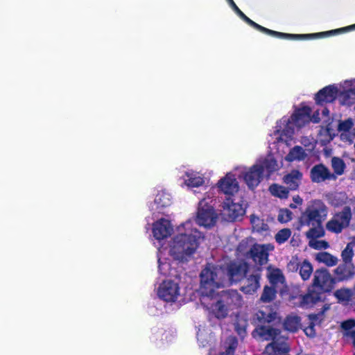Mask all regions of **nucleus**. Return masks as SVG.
<instances>
[{"instance_id":"1","label":"nucleus","mask_w":355,"mask_h":355,"mask_svg":"<svg viewBox=\"0 0 355 355\" xmlns=\"http://www.w3.org/2000/svg\"><path fill=\"white\" fill-rule=\"evenodd\" d=\"M151 232L157 248L158 269L163 275L169 273L171 268L166 255L178 262L187 263L193 258L203 238L191 220L177 226L174 231L171 221L161 218L153 223Z\"/></svg>"},{"instance_id":"2","label":"nucleus","mask_w":355,"mask_h":355,"mask_svg":"<svg viewBox=\"0 0 355 355\" xmlns=\"http://www.w3.org/2000/svg\"><path fill=\"white\" fill-rule=\"evenodd\" d=\"M245 266L236 263L227 265L225 268L207 264L200 274V302L208 304L211 302V296L220 287L230 284L232 282H238L245 272Z\"/></svg>"},{"instance_id":"3","label":"nucleus","mask_w":355,"mask_h":355,"mask_svg":"<svg viewBox=\"0 0 355 355\" xmlns=\"http://www.w3.org/2000/svg\"><path fill=\"white\" fill-rule=\"evenodd\" d=\"M311 113L309 106L302 105L291 117L284 116L277 122L270 138L277 144V152L281 156L286 153L285 148L291 145L295 131L311 121Z\"/></svg>"},{"instance_id":"4","label":"nucleus","mask_w":355,"mask_h":355,"mask_svg":"<svg viewBox=\"0 0 355 355\" xmlns=\"http://www.w3.org/2000/svg\"><path fill=\"white\" fill-rule=\"evenodd\" d=\"M338 98L341 105L355 104V78L345 80L338 85H330L320 89L315 96L317 104L331 103Z\"/></svg>"},{"instance_id":"5","label":"nucleus","mask_w":355,"mask_h":355,"mask_svg":"<svg viewBox=\"0 0 355 355\" xmlns=\"http://www.w3.org/2000/svg\"><path fill=\"white\" fill-rule=\"evenodd\" d=\"M241 304V295L236 291H229L220 295L216 292L211 296V302L202 305L217 318H224L231 311L237 309Z\"/></svg>"},{"instance_id":"6","label":"nucleus","mask_w":355,"mask_h":355,"mask_svg":"<svg viewBox=\"0 0 355 355\" xmlns=\"http://www.w3.org/2000/svg\"><path fill=\"white\" fill-rule=\"evenodd\" d=\"M230 6L232 7V8L236 12V13L241 18L243 19L246 23H248L249 25L253 26L254 28L258 29L259 31H261L265 33H267L268 35H270L272 36L282 37V38H286V39H297V38H302V37H315L318 35H322V36H330L335 33H343L347 31H352L355 29V24L347 26L345 28H338L333 31H326V32H322L319 33L312 34V35H291V34H286V33H282L277 31H274L270 29H268L266 28H264L258 24L255 23L252 20H251L250 18H248L235 4L233 0H230L228 1Z\"/></svg>"},{"instance_id":"7","label":"nucleus","mask_w":355,"mask_h":355,"mask_svg":"<svg viewBox=\"0 0 355 355\" xmlns=\"http://www.w3.org/2000/svg\"><path fill=\"white\" fill-rule=\"evenodd\" d=\"M213 193L207 192L200 200L196 216V223L205 227L214 226L218 219V214L214 209L212 203Z\"/></svg>"},{"instance_id":"8","label":"nucleus","mask_w":355,"mask_h":355,"mask_svg":"<svg viewBox=\"0 0 355 355\" xmlns=\"http://www.w3.org/2000/svg\"><path fill=\"white\" fill-rule=\"evenodd\" d=\"M328 214L327 207L320 200L311 202L302 214L300 218V226L322 225Z\"/></svg>"},{"instance_id":"9","label":"nucleus","mask_w":355,"mask_h":355,"mask_svg":"<svg viewBox=\"0 0 355 355\" xmlns=\"http://www.w3.org/2000/svg\"><path fill=\"white\" fill-rule=\"evenodd\" d=\"M239 178L242 180L250 189H254L263 180V173L259 164L256 163L250 167L239 166L234 168Z\"/></svg>"},{"instance_id":"10","label":"nucleus","mask_w":355,"mask_h":355,"mask_svg":"<svg viewBox=\"0 0 355 355\" xmlns=\"http://www.w3.org/2000/svg\"><path fill=\"white\" fill-rule=\"evenodd\" d=\"M252 336L259 340H270V344L275 345V349H277L282 341L286 342L284 336H280V331L269 325H258L252 332Z\"/></svg>"},{"instance_id":"11","label":"nucleus","mask_w":355,"mask_h":355,"mask_svg":"<svg viewBox=\"0 0 355 355\" xmlns=\"http://www.w3.org/2000/svg\"><path fill=\"white\" fill-rule=\"evenodd\" d=\"M178 182L182 189H192L203 187L206 183V178L199 171L187 169L180 175Z\"/></svg>"},{"instance_id":"12","label":"nucleus","mask_w":355,"mask_h":355,"mask_svg":"<svg viewBox=\"0 0 355 355\" xmlns=\"http://www.w3.org/2000/svg\"><path fill=\"white\" fill-rule=\"evenodd\" d=\"M235 263L237 266L245 265L246 267L245 273L239 279L241 280L245 275L246 276V279L243 281V285L241 286V291L246 294H253L260 286L259 279L261 274L259 268H257L251 272L250 269L248 267L245 262Z\"/></svg>"},{"instance_id":"13","label":"nucleus","mask_w":355,"mask_h":355,"mask_svg":"<svg viewBox=\"0 0 355 355\" xmlns=\"http://www.w3.org/2000/svg\"><path fill=\"white\" fill-rule=\"evenodd\" d=\"M157 293L164 301L174 302L180 295L178 283L171 279L164 280L158 286Z\"/></svg>"},{"instance_id":"14","label":"nucleus","mask_w":355,"mask_h":355,"mask_svg":"<svg viewBox=\"0 0 355 355\" xmlns=\"http://www.w3.org/2000/svg\"><path fill=\"white\" fill-rule=\"evenodd\" d=\"M351 218V209L349 207H345L327 223L326 227L331 232L340 233L349 225Z\"/></svg>"},{"instance_id":"15","label":"nucleus","mask_w":355,"mask_h":355,"mask_svg":"<svg viewBox=\"0 0 355 355\" xmlns=\"http://www.w3.org/2000/svg\"><path fill=\"white\" fill-rule=\"evenodd\" d=\"M236 173L233 171L227 173L223 178H220L216 184L220 191L226 195H234L239 190V182L236 178Z\"/></svg>"},{"instance_id":"16","label":"nucleus","mask_w":355,"mask_h":355,"mask_svg":"<svg viewBox=\"0 0 355 355\" xmlns=\"http://www.w3.org/2000/svg\"><path fill=\"white\" fill-rule=\"evenodd\" d=\"M352 119L340 120L338 123V132L342 141L351 144L355 140V129Z\"/></svg>"},{"instance_id":"17","label":"nucleus","mask_w":355,"mask_h":355,"mask_svg":"<svg viewBox=\"0 0 355 355\" xmlns=\"http://www.w3.org/2000/svg\"><path fill=\"white\" fill-rule=\"evenodd\" d=\"M274 250V245L268 243L264 245L254 244L250 248V258L257 263L261 266L268 260V252Z\"/></svg>"},{"instance_id":"18","label":"nucleus","mask_w":355,"mask_h":355,"mask_svg":"<svg viewBox=\"0 0 355 355\" xmlns=\"http://www.w3.org/2000/svg\"><path fill=\"white\" fill-rule=\"evenodd\" d=\"M245 209L239 202H234L230 199L224 202L222 214L226 220H234L244 215Z\"/></svg>"},{"instance_id":"19","label":"nucleus","mask_w":355,"mask_h":355,"mask_svg":"<svg viewBox=\"0 0 355 355\" xmlns=\"http://www.w3.org/2000/svg\"><path fill=\"white\" fill-rule=\"evenodd\" d=\"M255 163L259 164L263 172L266 171L268 175L279 170L282 167V164H279L274 156L270 153L265 157H260Z\"/></svg>"},{"instance_id":"20","label":"nucleus","mask_w":355,"mask_h":355,"mask_svg":"<svg viewBox=\"0 0 355 355\" xmlns=\"http://www.w3.org/2000/svg\"><path fill=\"white\" fill-rule=\"evenodd\" d=\"M288 266L290 270H295L299 268L300 275L303 280L308 279L313 272V267L311 263L306 260L299 263L297 258H293Z\"/></svg>"},{"instance_id":"21","label":"nucleus","mask_w":355,"mask_h":355,"mask_svg":"<svg viewBox=\"0 0 355 355\" xmlns=\"http://www.w3.org/2000/svg\"><path fill=\"white\" fill-rule=\"evenodd\" d=\"M331 279L325 269L317 270L314 273L313 285L322 290L327 291L331 286Z\"/></svg>"},{"instance_id":"22","label":"nucleus","mask_w":355,"mask_h":355,"mask_svg":"<svg viewBox=\"0 0 355 355\" xmlns=\"http://www.w3.org/2000/svg\"><path fill=\"white\" fill-rule=\"evenodd\" d=\"M171 203L172 198L171 194L164 190H162L156 194L154 202L150 205V209L153 211L160 210L162 208L170 206Z\"/></svg>"},{"instance_id":"23","label":"nucleus","mask_w":355,"mask_h":355,"mask_svg":"<svg viewBox=\"0 0 355 355\" xmlns=\"http://www.w3.org/2000/svg\"><path fill=\"white\" fill-rule=\"evenodd\" d=\"M311 180L315 182H321L329 179H335L334 174L323 165L315 166L311 171Z\"/></svg>"},{"instance_id":"24","label":"nucleus","mask_w":355,"mask_h":355,"mask_svg":"<svg viewBox=\"0 0 355 355\" xmlns=\"http://www.w3.org/2000/svg\"><path fill=\"white\" fill-rule=\"evenodd\" d=\"M309 154L301 146H295L290 149L288 154L284 157V160L288 162L304 161Z\"/></svg>"},{"instance_id":"25","label":"nucleus","mask_w":355,"mask_h":355,"mask_svg":"<svg viewBox=\"0 0 355 355\" xmlns=\"http://www.w3.org/2000/svg\"><path fill=\"white\" fill-rule=\"evenodd\" d=\"M267 276L271 284L277 288L280 287V290H282V287L284 284V277L279 269L269 267Z\"/></svg>"},{"instance_id":"26","label":"nucleus","mask_w":355,"mask_h":355,"mask_svg":"<svg viewBox=\"0 0 355 355\" xmlns=\"http://www.w3.org/2000/svg\"><path fill=\"white\" fill-rule=\"evenodd\" d=\"M302 177V174L299 171L294 170L284 176V182L290 189L295 190L299 187Z\"/></svg>"},{"instance_id":"27","label":"nucleus","mask_w":355,"mask_h":355,"mask_svg":"<svg viewBox=\"0 0 355 355\" xmlns=\"http://www.w3.org/2000/svg\"><path fill=\"white\" fill-rule=\"evenodd\" d=\"M284 327L288 331L295 332L301 328V320L295 315H290L285 319Z\"/></svg>"},{"instance_id":"28","label":"nucleus","mask_w":355,"mask_h":355,"mask_svg":"<svg viewBox=\"0 0 355 355\" xmlns=\"http://www.w3.org/2000/svg\"><path fill=\"white\" fill-rule=\"evenodd\" d=\"M342 327L345 331V335L352 341L354 349L355 355V320H348L342 323Z\"/></svg>"},{"instance_id":"29","label":"nucleus","mask_w":355,"mask_h":355,"mask_svg":"<svg viewBox=\"0 0 355 355\" xmlns=\"http://www.w3.org/2000/svg\"><path fill=\"white\" fill-rule=\"evenodd\" d=\"M335 135V131L329 124L326 128H321L318 133V141L322 145H325L334 139Z\"/></svg>"},{"instance_id":"30","label":"nucleus","mask_w":355,"mask_h":355,"mask_svg":"<svg viewBox=\"0 0 355 355\" xmlns=\"http://www.w3.org/2000/svg\"><path fill=\"white\" fill-rule=\"evenodd\" d=\"M250 223L254 231L264 233L268 230V225L259 217L254 214L250 216Z\"/></svg>"},{"instance_id":"31","label":"nucleus","mask_w":355,"mask_h":355,"mask_svg":"<svg viewBox=\"0 0 355 355\" xmlns=\"http://www.w3.org/2000/svg\"><path fill=\"white\" fill-rule=\"evenodd\" d=\"M315 259L318 262L322 263L329 267L336 266L338 263V259L336 257L326 252L318 253Z\"/></svg>"},{"instance_id":"32","label":"nucleus","mask_w":355,"mask_h":355,"mask_svg":"<svg viewBox=\"0 0 355 355\" xmlns=\"http://www.w3.org/2000/svg\"><path fill=\"white\" fill-rule=\"evenodd\" d=\"M277 314L275 312L270 311L268 309L266 311L260 310L255 314V318L260 323H269L272 322L276 318Z\"/></svg>"},{"instance_id":"33","label":"nucleus","mask_w":355,"mask_h":355,"mask_svg":"<svg viewBox=\"0 0 355 355\" xmlns=\"http://www.w3.org/2000/svg\"><path fill=\"white\" fill-rule=\"evenodd\" d=\"M235 330L239 336L241 337L245 334V329L248 325V320L245 315H236V320L234 323Z\"/></svg>"},{"instance_id":"34","label":"nucleus","mask_w":355,"mask_h":355,"mask_svg":"<svg viewBox=\"0 0 355 355\" xmlns=\"http://www.w3.org/2000/svg\"><path fill=\"white\" fill-rule=\"evenodd\" d=\"M253 241L250 239L243 240L237 248L239 255H244L248 258H250V248H252Z\"/></svg>"},{"instance_id":"35","label":"nucleus","mask_w":355,"mask_h":355,"mask_svg":"<svg viewBox=\"0 0 355 355\" xmlns=\"http://www.w3.org/2000/svg\"><path fill=\"white\" fill-rule=\"evenodd\" d=\"M311 229L306 233L309 240L322 237L324 235V230L322 225H311Z\"/></svg>"},{"instance_id":"36","label":"nucleus","mask_w":355,"mask_h":355,"mask_svg":"<svg viewBox=\"0 0 355 355\" xmlns=\"http://www.w3.org/2000/svg\"><path fill=\"white\" fill-rule=\"evenodd\" d=\"M269 191L274 196L280 198H286L288 197V191L283 186L274 184L270 187Z\"/></svg>"},{"instance_id":"37","label":"nucleus","mask_w":355,"mask_h":355,"mask_svg":"<svg viewBox=\"0 0 355 355\" xmlns=\"http://www.w3.org/2000/svg\"><path fill=\"white\" fill-rule=\"evenodd\" d=\"M355 246V238L352 242L348 243L344 250L342 252V258L346 263H349L354 256L353 248Z\"/></svg>"},{"instance_id":"38","label":"nucleus","mask_w":355,"mask_h":355,"mask_svg":"<svg viewBox=\"0 0 355 355\" xmlns=\"http://www.w3.org/2000/svg\"><path fill=\"white\" fill-rule=\"evenodd\" d=\"M334 295L339 302L346 303L350 300L352 292L349 289L341 288L336 291Z\"/></svg>"},{"instance_id":"39","label":"nucleus","mask_w":355,"mask_h":355,"mask_svg":"<svg viewBox=\"0 0 355 355\" xmlns=\"http://www.w3.org/2000/svg\"><path fill=\"white\" fill-rule=\"evenodd\" d=\"M320 297L317 293L309 292L303 297L302 303L303 306H309L315 304L320 300Z\"/></svg>"},{"instance_id":"40","label":"nucleus","mask_w":355,"mask_h":355,"mask_svg":"<svg viewBox=\"0 0 355 355\" xmlns=\"http://www.w3.org/2000/svg\"><path fill=\"white\" fill-rule=\"evenodd\" d=\"M291 235L290 229L284 228L279 230L275 235V241L279 244L286 242Z\"/></svg>"},{"instance_id":"41","label":"nucleus","mask_w":355,"mask_h":355,"mask_svg":"<svg viewBox=\"0 0 355 355\" xmlns=\"http://www.w3.org/2000/svg\"><path fill=\"white\" fill-rule=\"evenodd\" d=\"M331 165L334 170V172L337 175H342L344 172V169L345 167V163L343 161L338 157H334L331 159Z\"/></svg>"},{"instance_id":"42","label":"nucleus","mask_w":355,"mask_h":355,"mask_svg":"<svg viewBox=\"0 0 355 355\" xmlns=\"http://www.w3.org/2000/svg\"><path fill=\"white\" fill-rule=\"evenodd\" d=\"M276 291L269 286H265L261 297V300L263 302H269L275 297Z\"/></svg>"},{"instance_id":"43","label":"nucleus","mask_w":355,"mask_h":355,"mask_svg":"<svg viewBox=\"0 0 355 355\" xmlns=\"http://www.w3.org/2000/svg\"><path fill=\"white\" fill-rule=\"evenodd\" d=\"M300 143L306 148L305 150L309 154L314 149L316 141L313 138L303 137L300 139Z\"/></svg>"},{"instance_id":"44","label":"nucleus","mask_w":355,"mask_h":355,"mask_svg":"<svg viewBox=\"0 0 355 355\" xmlns=\"http://www.w3.org/2000/svg\"><path fill=\"white\" fill-rule=\"evenodd\" d=\"M292 212L287 209H280L278 214V220L282 223H285L290 221L292 219Z\"/></svg>"},{"instance_id":"45","label":"nucleus","mask_w":355,"mask_h":355,"mask_svg":"<svg viewBox=\"0 0 355 355\" xmlns=\"http://www.w3.org/2000/svg\"><path fill=\"white\" fill-rule=\"evenodd\" d=\"M347 196L344 193H336L332 196L331 202L334 206H339L346 202Z\"/></svg>"},{"instance_id":"46","label":"nucleus","mask_w":355,"mask_h":355,"mask_svg":"<svg viewBox=\"0 0 355 355\" xmlns=\"http://www.w3.org/2000/svg\"><path fill=\"white\" fill-rule=\"evenodd\" d=\"M309 245L311 248L316 250L327 249L329 244L325 241H318L315 239L309 240Z\"/></svg>"},{"instance_id":"47","label":"nucleus","mask_w":355,"mask_h":355,"mask_svg":"<svg viewBox=\"0 0 355 355\" xmlns=\"http://www.w3.org/2000/svg\"><path fill=\"white\" fill-rule=\"evenodd\" d=\"M227 352L225 354L231 355L237 346V340L235 337H230L227 339Z\"/></svg>"},{"instance_id":"48","label":"nucleus","mask_w":355,"mask_h":355,"mask_svg":"<svg viewBox=\"0 0 355 355\" xmlns=\"http://www.w3.org/2000/svg\"><path fill=\"white\" fill-rule=\"evenodd\" d=\"M304 331L306 334V335H307L309 337H313L315 336V330L313 326H309L305 328Z\"/></svg>"},{"instance_id":"49","label":"nucleus","mask_w":355,"mask_h":355,"mask_svg":"<svg viewBox=\"0 0 355 355\" xmlns=\"http://www.w3.org/2000/svg\"><path fill=\"white\" fill-rule=\"evenodd\" d=\"M320 121V112L315 111L312 116H311V121L313 123H318Z\"/></svg>"},{"instance_id":"50","label":"nucleus","mask_w":355,"mask_h":355,"mask_svg":"<svg viewBox=\"0 0 355 355\" xmlns=\"http://www.w3.org/2000/svg\"><path fill=\"white\" fill-rule=\"evenodd\" d=\"M197 338H198V340L202 344V346H205V344H204V334L202 332H198L197 334Z\"/></svg>"},{"instance_id":"51","label":"nucleus","mask_w":355,"mask_h":355,"mask_svg":"<svg viewBox=\"0 0 355 355\" xmlns=\"http://www.w3.org/2000/svg\"><path fill=\"white\" fill-rule=\"evenodd\" d=\"M293 201L298 205L302 204V199L299 196H295L293 197Z\"/></svg>"},{"instance_id":"52","label":"nucleus","mask_w":355,"mask_h":355,"mask_svg":"<svg viewBox=\"0 0 355 355\" xmlns=\"http://www.w3.org/2000/svg\"><path fill=\"white\" fill-rule=\"evenodd\" d=\"M329 111L328 109L324 107L322 110V114L324 116H327L329 115Z\"/></svg>"},{"instance_id":"53","label":"nucleus","mask_w":355,"mask_h":355,"mask_svg":"<svg viewBox=\"0 0 355 355\" xmlns=\"http://www.w3.org/2000/svg\"><path fill=\"white\" fill-rule=\"evenodd\" d=\"M342 270H343V268L342 267H338V268H336V272L337 274H340V273L342 272Z\"/></svg>"},{"instance_id":"54","label":"nucleus","mask_w":355,"mask_h":355,"mask_svg":"<svg viewBox=\"0 0 355 355\" xmlns=\"http://www.w3.org/2000/svg\"><path fill=\"white\" fill-rule=\"evenodd\" d=\"M290 207H291V208H295V207H296V206H295V205H293V204H291V205H290Z\"/></svg>"},{"instance_id":"55","label":"nucleus","mask_w":355,"mask_h":355,"mask_svg":"<svg viewBox=\"0 0 355 355\" xmlns=\"http://www.w3.org/2000/svg\"><path fill=\"white\" fill-rule=\"evenodd\" d=\"M345 278H347V276H345V275H343V276L340 277L341 279H345Z\"/></svg>"},{"instance_id":"56","label":"nucleus","mask_w":355,"mask_h":355,"mask_svg":"<svg viewBox=\"0 0 355 355\" xmlns=\"http://www.w3.org/2000/svg\"><path fill=\"white\" fill-rule=\"evenodd\" d=\"M227 2L230 1V0H227Z\"/></svg>"}]
</instances>
